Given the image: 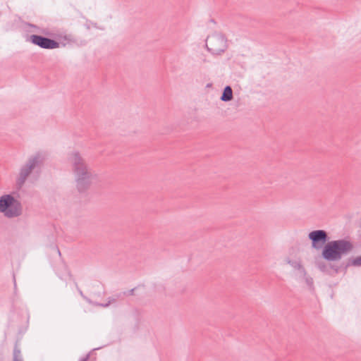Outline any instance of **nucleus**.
<instances>
[{"label":"nucleus","mask_w":361,"mask_h":361,"mask_svg":"<svg viewBox=\"0 0 361 361\" xmlns=\"http://www.w3.org/2000/svg\"><path fill=\"white\" fill-rule=\"evenodd\" d=\"M353 249L352 243L345 240L329 242L322 250V257L327 261H338Z\"/></svg>","instance_id":"1"},{"label":"nucleus","mask_w":361,"mask_h":361,"mask_svg":"<svg viewBox=\"0 0 361 361\" xmlns=\"http://www.w3.org/2000/svg\"><path fill=\"white\" fill-rule=\"evenodd\" d=\"M0 212L6 216H18L21 212L20 204L10 195H5L0 198Z\"/></svg>","instance_id":"2"},{"label":"nucleus","mask_w":361,"mask_h":361,"mask_svg":"<svg viewBox=\"0 0 361 361\" xmlns=\"http://www.w3.org/2000/svg\"><path fill=\"white\" fill-rule=\"evenodd\" d=\"M71 161L79 179L85 180L91 177V173L88 171L86 164L81 157L75 154L71 158Z\"/></svg>","instance_id":"3"},{"label":"nucleus","mask_w":361,"mask_h":361,"mask_svg":"<svg viewBox=\"0 0 361 361\" xmlns=\"http://www.w3.org/2000/svg\"><path fill=\"white\" fill-rule=\"evenodd\" d=\"M207 48L214 53L224 51L226 47V39L221 35H212L207 39Z\"/></svg>","instance_id":"4"},{"label":"nucleus","mask_w":361,"mask_h":361,"mask_svg":"<svg viewBox=\"0 0 361 361\" xmlns=\"http://www.w3.org/2000/svg\"><path fill=\"white\" fill-rule=\"evenodd\" d=\"M30 39L32 43L43 49H53L59 47L57 42L37 35H31Z\"/></svg>","instance_id":"5"},{"label":"nucleus","mask_w":361,"mask_h":361,"mask_svg":"<svg viewBox=\"0 0 361 361\" xmlns=\"http://www.w3.org/2000/svg\"><path fill=\"white\" fill-rule=\"evenodd\" d=\"M326 233L324 231L318 230L311 232L309 238L312 240V247L315 249H319L326 241Z\"/></svg>","instance_id":"6"},{"label":"nucleus","mask_w":361,"mask_h":361,"mask_svg":"<svg viewBox=\"0 0 361 361\" xmlns=\"http://www.w3.org/2000/svg\"><path fill=\"white\" fill-rule=\"evenodd\" d=\"M233 98V91L229 86L225 87L221 97V99L224 102L231 101Z\"/></svg>","instance_id":"7"},{"label":"nucleus","mask_w":361,"mask_h":361,"mask_svg":"<svg viewBox=\"0 0 361 361\" xmlns=\"http://www.w3.org/2000/svg\"><path fill=\"white\" fill-rule=\"evenodd\" d=\"M350 264L355 267L361 266V256L357 257L351 259L350 261Z\"/></svg>","instance_id":"8"},{"label":"nucleus","mask_w":361,"mask_h":361,"mask_svg":"<svg viewBox=\"0 0 361 361\" xmlns=\"http://www.w3.org/2000/svg\"><path fill=\"white\" fill-rule=\"evenodd\" d=\"M13 361H22L20 350L15 348L13 353Z\"/></svg>","instance_id":"9"}]
</instances>
